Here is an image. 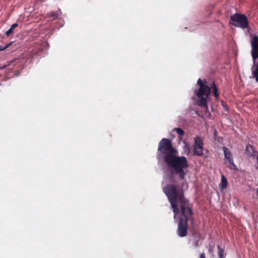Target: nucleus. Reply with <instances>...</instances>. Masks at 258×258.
Here are the masks:
<instances>
[{
    "label": "nucleus",
    "mask_w": 258,
    "mask_h": 258,
    "mask_svg": "<svg viewBox=\"0 0 258 258\" xmlns=\"http://www.w3.org/2000/svg\"><path fill=\"white\" fill-rule=\"evenodd\" d=\"M169 180L171 183L163 188L171 204L174 213V217L179 214V219L193 222V212L189 206V201L184 196L183 184L176 183L172 175H169Z\"/></svg>",
    "instance_id": "f257e3e1"
},
{
    "label": "nucleus",
    "mask_w": 258,
    "mask_h": 258,
    "mask_svg": "<svg viewBox=\"0 0 258 258\" xmlns=\"http://www.w3.org/2000/svg\"><path fill=\"white\" fill-rule=\"evenodd\" d=\"M158 156L163 159L172 173L178 174L180 179L183 180L186 173L184 170L188 166L184 156H176L177 152L172 146L170 140L163 138L159 143Z\"/></svg>",
    "instance_id": "f03ea898"
},
{
    "label": "nucleus",
    "mask_w": 258,
    "mask_h": 258,
    "mask_svg": "<svg viewBox=\"0 0 258 258\" xmlns=\"http://www.w3.org/2000/svg\"><path fill=\"white\" fill-rule=\"evenodd\" d=\"M257 166L256 167V170L258 171V156L256 157Z\"/></svg>",
    "instance_id": "a211bd4d"
},
{
    "label": "nucleus",
    "mask_w": 258,
    "mask_h": 258,
    "mask_svg": "<svg viewBox=\"0 0 258 258\" xmlns=\"http://www.w3.org/2000/svg\"><path fill=\"white\" fill-rule=\"evenodd\" d=\"M6 67V66H4L3 67L0 66V69H4Z\"/></svg>",
    "instance_id": "6ab92c4d"
},
{
    "label": "nucleus",
    "mask_w": 258,
    "mask_h": 258,
    "mask_svg": "<svg viewBox=\"0 0 258 258\" xmlns=\"http://www.w3.org/2000/svg\"><path fill=\"white\" fill-rule=\"evenodd\" d=\"M8 47V45H6V46H5L0 45V51H2V50H3L5 49H6V48H7Z\"/></svg>",
    "instance_id": "f3484780"
},
{
    "label": "nucleus",
    "mask_w": 258,
    "mask_h": 258,
    "mask_svg": "<svg viewBox=\"0 0 258 258\" xmlns=\"http://www.w3.org/2000/svg\"><path fill=\"white\" fill-rule=\"evenodd\" d=\"M230 24L243 29L248 27V21L247 17L243 14H235L230 17Z\"/></svg>",
    "instance_id": "39448f33"
},
{
    "label": "nucleus",
    "mask_w": 258,
    "mask_h": 258,
    "mask_svg": "<svg viewBox=\"0 0 258 258\" xmlns=\"http://www.w3.org/2000/svg\"><path fill=\"white\" fill-rule=\"evenodd\" d=\"M224 155V162L225 164H228V167L232 170H237V168L236 165L234 164L233 161V157L231 151L225 146L222 147Z\"/></svg>",
    "instance_id": "423d86ee"
},
{
    "label": "nucleus",
    "mask_w": 258,
    "mask_h": 258,
    "mask_svg": "<svg viewBox=\"0 0 258 258\" xmlns=\"http://www.w3.org/2000/svg\"><path fill=\"white\" fill-rule=\"evenodd\" d=\"M204 140L201 137L196 136L194 139L193 144V152L195 155L198 156L203 154Z\"/></svg>",
    "instance_id": "0eeeda50"
},
{
    "label": "nucleus",
    "mask_w": 258,
    "mask_h": 258,
    "mask_svg": "<svg viewBox=\"0 0 258 258\" xmlns=\"http://www.w3.org/2000/svg\"><path fill=\"white\" fill-rule=\"evenodd\" d=\"M204 239V237L202 236L200 232L194 231L192 233V236L189 240V242L194 247L197 248L202 244Z\"/></svg>",
    "instance_id": "1a4fd4ad"
},
{
    "label": "nucleus",
    "mask_w": 258,
    "mask_h": 258,
    "mask_svg": "<svg viewBox=\"0 0 258 258\" xmlns=\"http://www.w3.org/2000/svg\"><path fill=\"white\" fill-rule=\"evenodd\" d=\"M197 84L199 86V88L194 90V94L197 97V104L204 108H208V101L210 99L211 90L212 89L213 93L216 99H218L219 96L218 89L214 81H213L211 86L208 85L206 80H202L199 79Z\"/></svg>",
    "instance_id": "7ed1b4c3"
},
{
    "label": "nucleus",
    "mask_w": 258,
    "mask_h": 258,
    "mask_svg": "<svg viewBox=\"0 0 258 258\" xmlns=\"http://www.w3.org/2000/svg\"><path fill=\"white\" fill-rule=\"evenodd\" d=\"M227 185V180L226 177L222 175L221 176V181L220 184V187L222 189H224L226 188Z\"/></svg>",
    "instance_id": "ddd939ff"
},
{
    "label": "nucleus",
    "mask_w": 258,
    "mask_h": 258,
    "mask_svg": "<svg viewBox=\"0 0 258 258\" xmlns=\"http://www.w3.org/2000/svg\"><path fill=\"white\" fill-rule=\"evenodd\" d=\"M18 26V24L17 23H15V24H13L11 28L6 32L5 33V34L7 36H10L11 35L14 34V30L15 28H16V27H17Z\"/></svg>",
    "instance_id": "f8f14e48"
},
{
    "label": "nucleus",
    "mask_w": 258,
    "mask_h": 258,
    "mask_svg": "<svg viewBox=\"0 0 258 258\" xmlns=\"http://www.w3.org/2000/svg\"><path fill=\"white\" fill-rule=\"evenodd\" d=\"M256 194H257V195L258 196V188L256 189Z\"/></svg>",
    "instance_id": "aec40b11"
},
{
    "label": "nucleus",
    "mask_w": 258,
    "mask_h": 258,
    "mask_svg": "<svg viewBox=\"0 0 258 258\" xmlns=\"http://www.w3.org/2000/svg\"><path fill=\"white\" fill-rule=\"evenodd\" d=\"M188 221L187 220L179 219L176 232L179 237H184L187 235Z\"/></svg>",
    "instance_id": "6e6552de"
},
{
    "label": "nucleus",
    "mask_w": 258,
    "mask_h": 258,
    "mask_svg": "<svg viewBox=\"0 0 258 258\" xmlns=\"http://www.w3.org/2000/svg\"><path fill=\"white\" fill-rule=\"evenodd\" d=\"M199 258H206L204 252H202L200 254Z\"/></svg>",
    "instance_id": "dca6fc26"
},
{
    "label": "nucleus",
    "mask_w": 258,
    "mask_h": 258,
    "mask_svg": "<svg viewBox=\"0 0 258 258\" xmlns=\"http://www.w3.org/2000/svg\"><path fill=\"white\" fill-rule=\"evenodd\" d=\"M251 56L253 60V66L251 68L252 78L258 82V62L255 64V60L258 58V36L253 35L251 38Z\"/></svg>",
    "instance_id": "20e7f679"
},
{
    "label": "nucleus",
    "mask_w": 258,
    "mask_h": 258,
    "mask_svg": "<svg viewBox=\"0 0 258 258\" xmlns=\"http://www.w3.org/2000/svg\"><path fill=\"white\" fill-rule=\"evenodd\" d=\"M60 13V10L57 11H51L46 14V17L47 18H52L53 20H54L58 17Z\"/></svg>",
    "instance_id": "9b49d317"
},
{
    "label": "nucleus",
    "mask_w": 258,
    "mask_h": 258,
    "mask_svg": "<svg viewBox=\"0 0 258 258\" xmlns=\"http://www.w3.org/2000/svg\"><path fill=\"white\" fill-rule=\"evenodd\" d=\"M256 152L253 146L248 144L245 148V153L249 157H254V153Z\"/></svg>",
    "instance_id": "9d476101"
},
{
    "label": "nucleus",
    "mask_w": 258,
    "mask_h": 258,
    "mask_svg": "<svg viewBox=\"0 0 258 258\" xmlns=\"http://www.w3.org/2000/svg\"><path fill=\"white\" fill-rule=\"evenodd\" d=\"M218 256L219 258H225L224 255V250L220 247L219 245L218 246Z\"/></svg>",
    "instance_id": "4468645a"
},
{
    "label": "nucleus",
    "mask_w": 258,
    "mask_h": 258,
    "mask_svg": "<svg viewBox=\"0 0 258 258\" xmlns=\"http://www.w3.org/2000/svg\"><path fill=\"white\" fill-rule=\"evenodd\" d=\"M209 252H211V251H212V249H211V248H210V249H209Z\"/></svg>",
    "instance_id": "412c9836"
},
{
    "label": "nucleus",
    "mask_w": 258,
    "mask_h": 258,
    "mask_svg": "<svg viewBox=\"0 0 258 258\" xmlns=\"http://www.w3.org/2000/svg\"><path fill=\"white\" fill-rule=\"evenodd\" d=\"M173 131H175L176 132V133L179 135V136H183L184 135V131L181 129V128H174Z\"/></svg>",
    "instance_id": "2eb2a0df"
}]
</instances>
